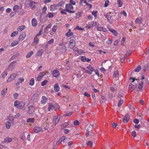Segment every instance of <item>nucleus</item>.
<instances>
[{
    "label": "nucleus",
    "mask_w": 149,
    "mask_h": 149,
    "mask_svg": "<svg viewBox=\"0 0 149 149\" xmlns=\"http://www.w3.org/2000/svg\"><path fill=\"white\" fill-rule=\"evenodd\" d=\"M25 4L26 7L32 9L35 6V2L32 1L27 0L26 1Z\"/></svg>",
    "instance_id": "obj_1"
},
{
    "label": "nucleus",
    "mask_w": 149,
    "mask_h": 149,
    "mask_svg": "<svg viewBox=\"0 0 149 149\" xmlns=\"http://www.w3.org/2000/svg\"><path fill=\"white\" fill-rule=\"evenodd\" d=\"M28 110L27 113L29 115H32L33 114V113L35 111V109L33 106L32 105L29 106L28 107Z\"/></svg>",
    "instance_id": "obj_2"
},
{
    "label": "nucleus",
    "mask_w": 149,
    "mask_h": 149,
    "mask_svg": "<svg viewBox=\"0 0 149 149\" xmlns=\"http://www.w3.org/2000/svg\"><path fill=\"white\" fill-rule=\"evenodd\" d=\"M75 42L74 40H71L69 43V47L71 49H73L75 45Z\"/></svg>",
    "instance_id": "obj_3"
},
{
    "label": "nucleus",
    "mask_w": 149,
    "mask_h": 149,
    "mask_svg": "<svg viewBox=\"0 0 149 149\" xmlns=\"http://www.w3.org/2000/svg\"><path fill=\"white\" fill-rule=\"evenodd\" d=\"M25 104L23 101H21L20 102L19 106L18 107V109H22L23 110H24L25 109V107H24Z\"/></svg>",
    "instance_id": "obj_4"
},
{
    "label": "nucleus",
    "mask_w": 149,
    "mask_h": 149,
    "mask_svg": "<svg viewBox=\"0 0 149 149\" xmlns=\"http://www.w3.org/2000/svg\"><path fill=\"white\" fill-rule=\"evenodd\" d=\"M16 64V61H13L10 63L8 65V69L9 70H12L13 69Z\"/></svg>",
    "instance_id": "obj_5"
},
{
    "label": "nucleus",
    "mask_w": 149,
    "mask_h": 149,
    "mask_svg": "<svg viewBox=\"0 0 149 149\" xmlns=\"http://www.w3.org/2000/svg\"><path fill=\"white\" fill-rule=\"evenodd\" d=\"M47 98L45 96H43L40 102V104H44L47 102Z\"/></svg>",
    "instance_id": "obj_6"
},
{
    "label": "nucleus",
    "mask_w": 149,
    "mask_h": 149,
    "mask_svg": "<svg viewBox=\"0 0 149 149\" xmlns=\"http://www.w3.org/2000/svg\"><path fill=\"white\" fill-rule=\"evenodd\" d=\"M26 36V33L24 32L21 33L19 36V41H21L24 40Z\"/></svg>",
    "instance_id": "obj_7"
},
{
    "label": "nucleus",
    "mask_w": 149,
    "mask_h": 149,
    "mask_svg": "<svg viewBox=\"0 0 149 149\" xmlns=\"http://www.w3.org/2000/svg\"><path fill=\"white\" fill-rule=\"evenodd\" d=\"M46 74V73L45 72H40L38 74V78L37 80L38 81H40V79L42 78Z\"/></svg>",
    "instance_id": "obj_8"
},
{
    "label": "nucleus",
    "mask_w": 149,
    "mask_h": 149,
    "mask_svg": "<svg viewBox=\"0 0 149 149\" xmlns=\"http://www.w3.org/2000/svg\"><path fill=\"white\" fill-rule=\"evenodd\" d=\"M130 118V115L128 114H126L123 119V121L124 123H127L129 121Z\"/></svg>",
    "instance_id": "obj_9"
},
{
    "label": "nucleus",
    "mask_w": 149,
    "mask_h": 149,
    "mask_svg": "<svg viewBox=\"0 0 149 149\" xmlns=\"http://www.w3.org/2000/svg\"><path fill=\"white\" fill-rule=\"evenodd\" d=\"M53 74L54 77L57 78L59 77L60 73L58 70H56L53 71Z\"/></svg>",
    "instance_id": "obj_10"
},
{
    "label": "nucleus",
    "mask_w": 149,
    "mask_h": 149,
    "mask_svg": "<svg viewBox=\"0 0 149 149\" xmlns=\"http://www.w3.org/2000/svg\"><path fill=\"white\" fill-rule=\"evenodd\" d=\"M65 9H73V7L72 5L70 3H68L66 4Z\"/></svg>",
    "instance_id": "obj_11"
},
{
    "label": "nucleus",
    "mask_w": 149,
    "mask_h": 149,
    "mask_svg": "<svg viewBox=\"0 0 149 149\" xmlns=\"http://www.w3.org/2000/svg\"><path fill=\"white\" fill-rule=\"evenodd\" d=\"M63 4V1H61L57 4H54L51 6V7H54L56 8L57 7H61L62 6Z\"/></svg>",
    "instance_id": "obj_12"
},
{
    "label": "nucleus",
    "mask_w": 149,
    "mask_h": 149,
    "mask_svg": "<svg viewBox=\"0 0 149 149\" xmlns=\"http://www.w3.org/2000/svg\"><path fill=\"white\" fill-rule=\"evenodd\" d=\"M108 29L115 36H116L117 35L118 33L116 30L109 27V28Z\"/></svg>",
    "instance_id": "obj_13"
},
{
    "label": "nucleus",
    "mask_w": 149,
    "mask_h": 149,
    "mask_svg": "<svg viewBox=\"0 0 149 149\" xmlns=\"http://www.w3.org/2000/svg\"><path fill=\"white\" fill-rule=\"evenodd\" d=\"M48 109L49 111H51L52 110L54 107V105L52 103H48Z\"/></svg>",
    "instance_id": "obj_14"
},
{
    "label": "nucleus",
    "mask_w": 149,
    "mask_h": 149,
    "mask_svg": "<svg viewBox=\"0 0 149 149\" xmlns=\"http://www.w3.org/2000/svg\"><path fill=\"white\" fill-rule=\"evenodd\" d=\"M104 16L107 19L108 21L110 23H112V20L111 19V16L107 15H104Z\"/></svg>",
    "instance_id": "obj_15"
},
{
    "label": "nucleus",
    "mask_w": 149,
    "mask_h": 149,
    "mask_svg": "<svg viewBox=\"0 0 149 149\" xmlns=\"http://www.w3.org/2000/svg\"><path fill=\"white\" fill-rule=\"evenodd\" d=\"M12 138L9 137H7L5 139L4 142L6 143H8L11 142L12 141Z\"/></svg>",
    "instance_id": "obj_16"
},
{
    "label": "nucleus",
    "mask_w": 149,
    "mask_h": 149,
    "mask_svg": "<svg viewBox=\"0 0 149 149\" xmlns=\"http://www.w3.org/2000/svg\"><path fill=\"white\" fill-rule=\"evenodd\" d=\"M32 24L34 27L36 26L37 25V21L36 19L33 18L32 20Z\"/></svg>",
    "instance_id": "obj_17"
},
{
    "label": "nucleus",
    "mask_w": 149,
    "mask_h": 149,
    "mask_svg": "<svg viewBox=\"0 0 149 149\" xmlns=\"http://www.w3.org/2000/svg\"><path fill=\"white\" fill-rule=\"evenodd\" d=\"M34 131L35 133H38L41 130L40 127L37 126L35 127L34 129Z\"/></svg>",
    "instance_id": "obj_18"
},
{
    "label": "nucleus",
    "mask_w": 149,
    "mask_h": 149,
    "mask_svg": "<svg viewBox=\"0 0 149 149\" xmlns=\"http://www.w3.org/2000/svg\"><path fill=\"white\" fill-rule=\"evenodd\" d=\"M136 87V85H133L132 83H131L129 85V88L132 89V91L134 90Z\"/></svg>",
    "instance_id": "obj_19"
},
{
    "label": "nucleus",
    "mask_w": 149,
    "mask_h": 149,
    "mask_svg": "<svg viewBox=\"0 0 149 149\" xmlns=\"http://www.w3.org/2000/svg\"><path fill=\"white\" fill-rule=\"evenodd\" d=\"M93 125H90L87 128V132H92V130L93 128Z\"/></svg>",
    "instance_id": "obj_20"
},
{
    "label": "nucleus",
    "mask_w": 149,
    "mask_h": 149,
    "mask_svg": "<svg viewBox=\"0 0 149 149\" xmlns=\"http://www.w3.org/2000/svg\"><path fill=\"white\" fill-rule=\"evenodd\" d=\"M73 33L71 31L70 29H69L68 31L66 33L65 35L66 36L69 37L73 35Z\"/></svg>",
    "instance_id": "obj_21"
},
{
    "label": "nucleus",
    "mask_w": 149,
    "mask_h": 149,
    "mask_svg": "<svg viewBox=\"0 0 149 149\" xmlns=\"http://www.w3.org/2000/svg\"><path fill=\"white\" fill-rule=\"evenodd\" d=\"M143 70L144 71H146V70H149V63L143 66Z\"/></svg>",
    "instance_id": "obj_22"
},
{
    "label": "nucleus",
    "mask_w": 149,
    "mask_h": 149,
    "mask_svg": "<svg viewBox=\"0 0 149 149\" xmlns=\"http://www.w3.org/2000/svg\"><path fill=\"white\" fill-rule=\"evenodd\" d=\"M54 89V90L56 92H58L59 91V87L58 84H56L55 85Z\"/></svg>",
    "instance_id": "obj_23"
},
{
    "label": "nucleus",
    "mask_w": 149,
    "mask_h": 149,
    "mask_svg": "<svg viewBox=\"0 0 149 149\" xmlns=\"http://www.w3.org/2000/svg\"><path fill=\"white\" fill-rule=\"evenodd\" d=\"M26 27L24 25H22L20 26H19L17 29L18 31H22Z\"/></svg>",
    "instance_id": "obj_24"
},
{
    "label": "nucleus",
    "mask_w": 149,
    "mask_h": 149,
    "mask_svg": "<svg viewBox=\"0 0 149 149\" xmlns=\"http://www.w3.org/2000/svg\"><path fill=\"white\" fill-rule=\"evenodd\" d=\"M35 120V119L33 118H28L27 120V123H33L34 122Z\"/></svg>",
    "instance_id": "obj_25"
},
{
    "label": "nucleus",
    "mask_w": 149,
    "mask_h": 149,
    "mask_svg": "<svg viewBox=\"0 0 149 149\" xmlns=\"http://www.w3.org/2000/svg\"><path fill=\"white\" fill-rule=\"evenodd\" d=\"M19 43V42L18 41L15 40L13 41L11 44L12 47H14L15 45H17Z\"/></svg>",
    "instance_id": "obj_26"
},
{
    "label": "nucleus",
    "mask_w": 149,
    "mask_h": 149,
    "mask_svg": "<svg viewBox=\"0 0 149 149\" xmlns=\"http://www.w3.org/2000/svg\"><path fill=\"white\" fill-rule=\"evenodd\" d=\"M143 81H141L139 82V86L138 87V88L139 89H141L143 87Z\"/></svg>",
    "instance_id": "obj_27"
},
{
    "label": "nucleus",
    "mask_w": 149,
    "mask_h": 149,
    "mask_svg": "<svg viewBox=\"0 0 149 149\" xmlns=\"http://www.w3.org/2000/svg\"><path fill=\"white\" fill-rule=\"evenodd\" d=\"M142 19L141 18H137L136 19L135 21V22L136 23H141Z\"/></svg>",
    "instance_id": "obj_28"
},
{
    "label": "nucleus",
    "mask_w": 149,
    "mask_h": 149,
    "mask_svg": "<svg viewBox=\"0 0 149 149\" xmlns=\"http://www.w3.org/2000/svg\"><path fill=\"white\" fill-rule=\"evenodd\" d=\"M54 14H55V13H49L47 14V16L49 18H52L54 17Z\"/></svg>",
    "instance_id": "obj_29"
},
{
    "label": "nucleus",
    "mask_w": 149,
    "mask_h": 149,
    "mask_svg": "<svg viewBox=\"0 0 149 149\" xmlns=\"http://www.w3.org/2000/svg\"><path fill=\"white\" fill-rule=\"evenodd\" d=\"M43 52V50L42 49L39 50L38 52L37 55L38 56H41Z\"/></svg>",
    "instance_id": "obj_30"
},
{
    "label": "nucleus",
    "mask_w": 149,
    "mask_h": 149,
    "mask_svg": "<svg viewBox=\"0 0 149 149\" xmlns=\"http://www.w3.org/2000/svg\"><path fill=\"white\" fill-rule=\"evenodd\" d=\"M33 54V52L31 51H30L29 52H28L27 53L26 57L27 58H29L32 56V55Z\"/></svg>",
    "instance_id": "obj_31"
},
{
    "label": "nucleus",
    "mask_w": 149,
    "mask_h": 149,
    "mask_svg": "<svg viewBox=\"0 0 149 149\" xmlns=\"http://www.w3.org/2000/svg\"><path fill=\"white\" fill-rule=\"evenodd\" d=\"M18 33V31H15L13 32L11 34L10 36L11 37H13L16 36Z\"/></svg>",
    "instance_id": "obj_32"
},
{
    "label": "nucleus",
    "mask_w": 149,
    "mask_h": 149,
    "mask_svg": "<svg viewBox=\"0 0 149 149\" xmlns=\"http://www.w3.org/2000/svg\"><path fill=\"white\" fill-rule=\"evenodd\" d=\"M66 139L65 137V136H63L61 137L60 139L58 140V142H62V141L64 142V140Z\"/></svg>",
    "instance_id": "obj_33"
},
{
    "label": "nucleus",
    "mask_w": 149,
    "mask_h": 149,
    "mask_svg": "<svg viewBox=\"0 0 149 149\" xmlns=\"http://www.w3.org/2000/svg\"><path fill=\"white\" fill-rule=\"evenodd\" d=\"M34 82V79L31 78L30 81L29 85L31 86H33V85Z\"/></svg>",
    "instance_id": "obj_34"
},
{
    "label": "nucleus",
    "mask_w": 149,
    "mask_h": 149,
    "mask_svg": "<svg viewBox=\"0 0 149 149\" xmlns=\"http://www.w3.org/2000/svg\"><path fill=\"white\" fill-rule=\"evenodd\" d=\"M141 69V66L139 65L134 70V71L136 72H138L140 71Z\"/></svg>",
    "instance_id": "obj_35"
},
{
    "label": "nucleus",
    "mask_w": 149,
    "mask_h": 149,
    "mask_svg": "<svg viewBox=\"0 0 149 149\" xmlns=\"http://www.w3.org/2000/svg\"><path fill=\"white\" fill-rule=\"evenodd\" d=\"M97 13V11H95L94 10L93 11L92 13V15L94 16L95 18L96 19V18L97 17V16L96 15Z\"/></svg>",
    "instance_id": "obj_36"
},
{
    "label": "nucleus",
    "mask_w": 149,
    "mask_h": 149,
    "mask_svg": "<svg viewBox=\"0 0 149 149\" xmlns=\"http://www.w3.org/2000/svg\"><path fill=\"white\" fill-rule=\"evenodd\" d=\"M10 123L8 122H6V126L7 129H9L10 127Z\"/></svg>",
    "instance_id": "obj_37"
},
{
    "label": "nucleus",
    "mask_w": 149,
    "mask_h": 149,
    "mask_svg": "<svg viewBox=\"0 0 149 149\" xmlns=\"http://www.w3.org/2000/svg\"><path fill=\"white\" fill-rule=\"evenodd\" d=\"M122 0H118V3L119 5V6L121 7L123 5V2L122 1Z\"/></svg>",
    "instance_id": "obj_38"
},
{
    "label": "nucleus",
    "mask_w": 149,
    "mask_h": 149,
    "mask_svg": "<svg viewBox=\"0 0 149 149\" xmlns=\"http://www.w3.org/2000/svg\"><path fill=\"white\" fill-rule=\"evenodd\" d=\"M60 118L56 116V118H55L54 120L55 123V125H56L58 122Z\"/></svg>",
    "instance_id": "obj_39"
},
{
    "label": "nucleus",
    "mask_w": 149,
    "mask_h": 149,
    "mask_svg": "<svg viewBox=\"0 0 149 149\" xmlns=\"http://www.w3.org/2000/svg\"><path fill=\"white\" fill-rule=\"evenodd\" d=\"M87 144L88 146H90L91 147H92V146L93 145V143L91 141H88L87 143Z\"/></svg>",
    "instance_id": "obj_40"
},
{
    "label": "nucleus",
    "mask_w": 149,
    "mask_h": 149,
    "mask_svg": "<svg viewBox=\"0 0 149 149\" xmlns=\"http://www.w3.org/2000/svg\"><path fill=\"white\" fill-rule=\"evenodd\" d=\"M72 114V112H66L64 115L65 116H70Z\"/></svg>",
    "instance_id": "obj_41"
},
{
    "label": "nucleus",
    "mask_w": 149,
    "mask_h": 149,
    "mask_svg": "<svg viewBox=\"0 0 149 149\" xmlns=\"http://www.w3.org/2000/svg\"><path fill=\"white\" fill-rule=\"evenodd\" d=\"M57 29V27L56 25H54L52 28V30L54 32H56Z\"/></svg>",
    "instance_id": "obj_42"
},
{
    "label": "nucleus",
    "mask_w": 149,
    "mask_h": 149,
    "mask_svg": "<svg viewBox=\"0 0 149 149\" xmlns=\"http://www.w3.org/2000/svg\"><path fill=\"white\" fill-rule=\"evenodd\" d=\"M123 101L122 100L120 99V100H119L118 104V106L120 107L121 104L123 103Z\"/></svg>",
    "instance_id": "obj_43"
},
{
    "label": "nucleus",
    "mask_w": 149,
    "mask_h": 149,
    "mask_svg": "<svg viewBox=\"0 0 149 149\" xmlns=\"http://www.w3.org/2000/svg\"><path fill=\"white\" fill-rule=\"evenodd\" d=\"M17 75L15 74H13L10 75V77L12 79H14L16 77Z\"/></svg>",
    "instance_id": "obj_44"
},
{
    "label": "nucleus",
    "mask_w": 149,
    "mask_h": 149,
    "mask_svg": "<svg viewBox=\"0 0 149 149\" xmlns=\"http://www.w3.org/2000/svg\"><path fill=\"white\" fill-rule=\"evenodd\" d=\"M7 90V88L6 89H4L2 90V91L1 92V94L2 95H5V93L6 92Z\"/></svg>",
    "instance_id": "obj_45"
},
{
    "label": "nucleus",
    "mask_w": 149,
    "mask_h": 149,
    "mask_svg": "<svg viewBox=\"0 0 149 149\" xmlns=\"http://www.w3.org/2000/svg\"><path fill=\"white\" fill-rule=\"evenodd\" d=\"M68 125V123H65L61 125V127L62 128H65L66 126H67Z\"/></svg>",
    "instance_id": "obj_46"
},
{
    "label": "nucleus",
    "mask_w": 149,
    "mask_h": 149,
    "mask_svg": "<svg viewBox=\"0 0 149 149\" xmlns=\"http://www.w3.org/2000/svg\"><path fill=\"white\" fill-rule=\"evenodd\" d=\"M81 61L83 62H85L87 60V58L85 56H82L81 57Z\"/></svg>",
    "instance_id": "obj_47"
},
{
    "label": "nucleus",
    "mask_w": 149,
    "mask_h": 149,
    "mask_svg": "<svg viewBox=\"0 0 149 149\" xmlns=\"http://www.w3.org/2000/svg\"><path fill=\"white\" fill-rule=\"evenodd\" d=\"M7 74V71H4L3 72L2 75V77L4 79L5 77V76Z\"/></svg>",
    "instance_id": "obj_48"
},
{
    "label": "nucleus",
    "mask_w": 149,
    "mask_h": 149,
    "mask_svg": "<svg viewBox=\"0 0 149 149\" xmlns=\"http://www.w3.org/2000/svg\"><path fill=\"white\" fill-rule=\"evenodd\" d=\"M19 102L18 100H16L15 101L14 104V106L17 107L19 104Z\"/></svg>",
    "instance_id": "obj_49"
},
{
    "label": "nucleus",
    "mask_w": 149,
    "mask_h": 149,
    "mask_svg": "<svg viewBox=\"0 0 149 149\" xmlns=\"http://www.w3.org/2000/svg\"><path fill=\"white\" fill-rule=\"evenodd\" d=\"M87 68L90 70L91 72H93L94 70L93 68L90 65L89 66L87 67Z\"/></svg>",
    "instance_id": "obj_50"
},
{
    "label": "nucleus",
    "mask_w": 149,
    "mask_h": 149,
    "mask_svg": "<svg viewBox=\"0 0 149 149\" xmlns=\"http://www.w3.org/2000/svg\"><path fill=\"white\" fill-rule=\"evenodd\" d=\"M47 81L45 80L41 83V85L42 86H44L47 83Z\"/></svg>",
    "instance_id": "obj_51"
},
{
    "label": "nucleus",
    "mask_w": 149,
    "mask_h": 149,
    "mask_svg": "<svg viewBox=\"0 0 149 149\" xmlns=\"http://www.w3.org/2000/svg\"><path fill=\"white\" fill-rule=\"evenodd\" d=\"M84 3L87 4V2L85 0H80V4L81 5H83V4Z\"/></svg>",
    "instance_id": "obj_52"
},
{
    "label": "nucleus",
    "mask_w": 149,
    "mask_h": 149,
    "mask_svg": "<svg viewBox=\"0 0 149 149\" xmlns=\"http://www.w3.org/2000/svg\"><path fill=\"white\" fill-rule=\"evenodd\" d=\"M70 3L72 5H74L76 4V2L74 0H70Z\"/></svg>",
    "instance_id": "obj_53"
},
{
    "label": "nucleus",
    "mask_w": 149,
    "mask_h": 149,
    "mask_svg": "<svg viewBox=\"0 0 149 149\" xmlns=\"http://www.w3.org/2000/svg\"><path fill=\"white\" fill-rule=\"evenodd\" d=\"M34 41L35 42L36 44H37L38 43V38L36 37L34 38Z\"/></svg>",
    "instance_id": "obj_54"
},
{
    "label": "nucleus",
    "mask_w": 149,
    "mask_h": 149,
    "mask_svg": "<svg viewBox=\"0 0 149 149\" xmlns=\"http://www.w3.org/2000/svg\"><path fill=\"white\" fill-rule=\"evenodd\" d=\"M133 121L135 124H137L139 122V119L135 118L134 120Z\"/></svg>",
    "instance_id": "obj_55"
},
{
    "label": "nucleus",
    "mask_w": 149,
    "mask_h": 149,
    "mask_svg": "<svg viewBox=\"0 0 149 149\" xmlns=\"http://www.w3.org/2000/svg\"><path fill=\"white\" fill-rule=\"evenodd\" d=\"M118 71H116L113 74V77H118Z\"/></svg>",
    "instance_id": "obj_56"
},
{
    "label": "nucleus",
    "mask_w": 149,
    "mask_h": 149,
    "mask_svg": "<svg viewBox=\"0 0 149 149\" xmlns=\"http://www.w3.org/2000/svg\"><path fill=\"white\" fill-rule=\"evenodd\" d=\"M42 30H40V31L39 33L37 34L36 35V37H37L38 36H40L42 34Z\"/></svg>",
    "instance_id": "obj_57"
},
{
    "label": "nucleus",
    "mask_w": 149,
    "mask_h": 149,
    "mask_svg": "<svg viewBox=\"0 0 149 149\" xmlns=\"http://www.w3.org/2000/svg\"><path fill=\"white\" fill-rule=\"evenodd\" d=\"M61 49L62 50V52H66V47L65 46H64L63 47L61 48Z\"/></svg>",
    "instance_id": "obj_58"
},
{
    "label": "nucleus",
    "mask_w": 149,
    "mask_h": 149,
    "mask_svg": "<svg viewBox=\"0 0 149 149\" xmlns=\"http://www.w3.org/2000/svg\"><path fill=\"white\" fill-rule=\"evenodd\" d=\"M97 30L98 31H103V28L102 27L97 26Z\"/></svg>",
    "instance_id": "obj_59"
},
{
    "label": "nucleus",
    "mask_w": 149,
    "mask_h": 149,
    "mask_svg": "<svg viewBox=\"0 0 149 149\" xmlns=\"http://www.w3.org/2000/svg\"><path fill=\"white\" fill-rule=\"evenodd\" d=\"M69 130L67 129H65L64 130V133L65 134H67L69 133Z\"/></svg>",
    "instance_id": "obj_60"
},
{
    "label": "nucleus",
    "mask_w": 149,
    "mask_h": 149,
    "mask_svg": "<svg viewBox=\"0 0 149 149\" xmlns=\"http://www.w3.org/2000/svg\"><path fill=\"white\" fill-rule=\"evenodd\" d=\"M109 3V1H106L104 5V6L105 7H107L108 6V5Z\"/></svg>",
    "instance_id": "obj_61"
},
{
    "label": "nucleus",
    "mask_w": 149,
    "mask_h": 149,
    "mask_svg": "<svg viewBox=\"0 0 149 149\" xmlns=\"http://www.w3.org/2000/svg\"><path fill=\"white\" fill-rule=\"evenodd\" d=\"M112 42V40L109 39H108V40H107L106 42V43L109 44H110Z\"/></svg>",
    "instance_id": "obj_62"
},
{
    "label": "nucleus",
    "mask_w": 149,
    "mask_h": 149,
    "mask_svg": "<svg viewBox=\"0 0 149 149\" xmlns=\"http://www.w3.org/2000/svg\"><path fill=\"white\" fill-rule=\"evenodd\" d=\"M117 125V124L116 123H112V126L113 128H115Z\"/></svg>",
    "instance_id": "obj_63"
},
{
    "label": "nucleus",
    "mask_w": 149,
    "mask_h": 149,
    "mask_svg": "<svg viewBox=\"0 0 149 149\" xmlns=\"http://www.w3.org/2000/svg\"><path fill=\"white\" fill-rule=\"evenodd\" d=\"M132 135L134 137H136V132L135 131H133L132 132Z\"/></svg>",
    "instance_id": "obj_64"
}]
</instances>
